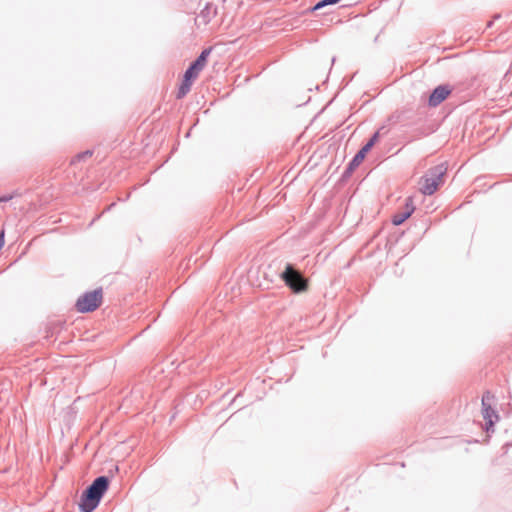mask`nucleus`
<instances>
[{
  "mask_svg": "<svg viewBox=\"0 0 512 512\" xmlns=\"http://www.w3.org/2000/svg\"><path fill=\"white\" fill-rule=\"evenodd\" d=\"M111 479L107 475L96 477L81 493L78 508L80 512H93L110 487Z\"/></svg>",
  "mask_w": 512,
  "mask_h": 512,
  "instance_id": "nucleus-1",
  "label": "nucleus"
},
{
  "mask_svg": "<svg viewBox=\"0 0 512 512\" xmlns=\"http://www.w3.org/2000/svg\"><path fill=\"white\" fill-rule=\"evenodd\" d=\"M279 277L293 294H302L309 288V279L293 263L287 262L284 269L279 273Z\"/></svg>",
  "mask_w": 512,
  "mask_h": 512,
  "instance_id": "nucleus-2",
  "label": "nucleus"
},
{
  "mask_svg": "<svg viewBox=\"0 0 512 512\" xmlns=\"http://www.w3.org/2000/svg\"><path fill=\"white\" fill-rule=\"evenodd\" d=\"M446 173V163H440L434 167H431L427 174L421 177V192L424 195H433L444 183Z\"/></svg>",
  "mask_w": 512,
  "mask_h": 512,
  "instance_id": "nucleus-3",
  "label": "nucleus"
},
{
  "mask_svg": "<svg viewBox=\"0 0 512 512\" xmlns=\"http://www.w3.org/2000/svg\"><path fill=\"white\" fill-rule=\"evenodd\" d=\"M385 127L382 126L379 130L374 132L369 140L356 152V154L353 156V158L348 162L346 165L342 175V180H347L350 178L353 174V172L360 166V164L365 159L366 155L371 151V149L374 147V145L379 141L380 139V131L383 130Z\"/></svg>",
  "mask_w": 512,
  "mask_h": 512,
  "instance_id": "nucleus-4",
  "label": "nucleus"
},
{
  "mask_svg": "<svg viewBox=\"0 0 512 512\" xmlns=\"http://www.w3.org/2000/svg\"><path fill=\"white\" fill-rule=\"evenodd\" d=\"M102 299L103 293L101 288L87 291L77 299L75 308L80 313H90L100 307Z\"/></svg>",
  "mask_w": 512,
  "mask_h": 512,
  "instance_id": "nucleus-5",
  "label": "nucleus"
},
{
  "mask_svg": "<svg viewBox=\"0 0 512 512\" xmlns=\"http://www.w3.org/2000/svg\"><path fill=\"white\" fill-rule=\"evenodd\" d=\"M494 395L490 391H485L482 395V416L485 420L484 430L487 434L494 432V426L499 421L498 412L492 407Z\"/></svg>",
  "mask_w": 512,
  "mask_h": 512,
  "instance_id": "nucleus-6",
  "label": "nucleus"
},
{
  "mask_svg": "<svg viewBox=\"0 0 512 512\" xmlns=\"http://www.w3.org/2000/svg\"><path fill=\"white\" fill-rule=\"evenodd\" d=\"M453 92V86L449 83H443L433 88L427 99V106L436 108L443 103Z\"/></svg>",
  "mask_w": 512,
  "mask_h": 512,
  "instance_id": "nucleus-7",
  "label": "nucleus"
},
{
  "mask_svg": "<svg viewBox=\"0 0 512 512\" xmlns=\"http://www.w3.org/2000/svg\"><path fill=\"white\" fill-rule=\"evenodd\" d=\"M415 211V205L411 196L405 199L404 207L398 210L391 219V222L395 226L402 225Z\"/></svg>",
  "mask_w": 512,
  "mask_h": 512,
  "instance_id": "nucleus-8",
  "label": "nucleus"
},
{
  "mask_svg": "<svg viewBox=\"0 0 512 512\" xmlns=\"http://www.w3.org/2000/svg\"><path fill=\"white\" fill-rule=\"evenodd\" d=\"M212 50V47L204 48L201 51V53L197 56V58L189 64L186 70L198 77L199 73L206 66L208 57L211 54Z\"/></svg>",
  "mask_w": 512,
  "mask_h": 512,
  "instance_id": "nucleus-9",
  "label": "nucleus"
},
{
  "mask_svg": "<svg viewBox=\"0 0 512 512\" xmlns=\"http://www.w3.org/2000/svg\"><path fill=\"white\" fill-rule=\"evenodd\" d=\"M341 0H319L312 8H311V11L314 12V11H317V10H320L322 8H324L325 6H328V5H335L337 3H339Z\"/></svg>",
  "mask_w": 512,
  "mask_h": 512,
  "instance_id": "nucleus-10",
  "label": "nucleus"
},
{
  "mask_svg": "<svg viewBox=\"0 0 512 512\" xmlns=\"http://www.w3.org/2000/svg\"><path fill=\"white\" fill-rule=\"evenodd\" d=\"M190 90H191V86L181 81V83L178 87L177 93H176V98L177 99L184 98L189 93Z\"/></svg>",
  "mask_w": 512,
  "mask_h": 512,
  "instance_id": "nucleus-11",
  "label": "nucleus"
},
{
  "mask_svg": "<svg viewBox=\"0 0 512 512\" xmlns=\"http://www.w3.org/2000/svg\"><path fill=\"white\" fill-rule=\"evenodd\" d=\"M93 155V151L92 150H85L81 153H78L74 159L72 160V164H74L75 162H80V161H84L86 160L87 158L91 157Z\"/></svg>",
  "mask_w": 512,
  "mask_h": 512,
  "instance_id": "nucleus-12",
  "label": "nucleus"
},
{
  "mask_svg": "<svg viewBox=\"0 0 512 512\" xmlns=\"http://www.w3.org/2000/svg\"><path fill=\"white\" fill-rule=\"evenodd\" d=\"M196 78H197L196 75L191 74L190 72L185 70V72L183 74L182 82H184L192 87L193 82L195 81Z\"/></svg>",
  "mask_w": 512,
  "mask_h": 512,
  "instance_id": "nucleus-13",
  "label": "nucleus"
},
{
  "mask_svg": "<svg viewBox=\"0 0 512 512\" xmlns=\"http://www.w3.org/2000/svg\"><path fill=\"white\" fill-rule=\"evenodd\" d=\"M14 197L13 194H4V195H0V203H5V202H8L10 200H12Z\"/></svg>",
  "mask_w": 512,
  "mask_h": 512,
  "instance_id": "nucleus-14",
  "label": "nucleus"
},
{
  "mask_svg": "<svg viewBox=\"0 0 512 512\" xmlns=\"http://www.w3.org/2000/svg\"><path fill=\"white\" fill-rule=\"evenodd\" d=\"M500 18V15L499 14H496L492 20L488 21L487 24H486V29H489L493 26L494 24V20L496 19H499Z\"/></svg>",
  "mask_w": 512,
  "mask_h": 512,
  "instance_id": "nucleus-15",
  "label": "nucleus"
},
{
  "mask_svg": "<svg viewBox=\"0 0 512 512\" xmlns=\"http://www.w3.org/2000/svg\"><path fill=\"white\" fill-rule=\"evenodd\" d=\"M115 206V203H112L111 205H109L107 208H106V211H109L111 209H113V207Z\"/></svg>",
  "mask_w": 512,
  "mask_h": 512,
  "instance_id": "nucleus-16",
  "label": "nucleus"
},
{
  "mask_svg": "<svg viewBox=\"0 0 512 512\" xmlns=\"http://www.w3.org/2000/svg\"><path fill=\"white\" fill-rule=\"evenodd\" d=\"M130 197V193H128L125 197V199H123V201H126L128 198Z\"/></svg>",
  "mask_w": 512,
  "mask_h": 512,
  "instance_id": "nucleus-17",
  "label": "nucleus"
}]
</instances>
